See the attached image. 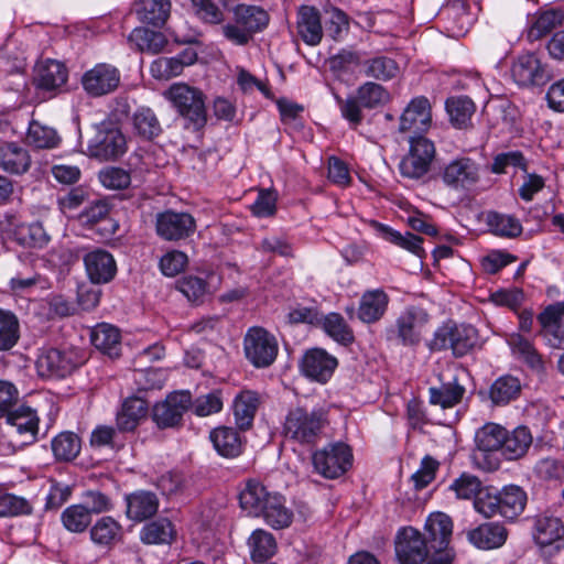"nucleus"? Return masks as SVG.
Returning <instances> with one entry per match:
<instances>
[{"mask_svg":"<svg viewBox=\"0 0 564 564\" xmlns=\"http://www.w3.org/2000/svg\"><path fill=\"white\" fill-rule=\"evenodd\" d=\"M511 72L514 80L520 86H542L551 79V75L533 54L519 56Z\"/></svg>","mask_w":564,"mask_h":564,"instance_id":"23","label":"nucleus"},{"mask_svg":"<svg viewBox=\"0 0 564 564\" xmlns=\"http://www.w3.org/2000/svg\"><path fill=\"white\" fill-rule=\"evenodd\" d=\"M89 281L94 284H106L117 274V263L113 256L101 248L88 251L83 258Z\"/></svg>","mask_w":564,"mask_h":564,"instance_id":"22","label":"nucleus"},{"mask_svg":"<svg viewBox=\"0 0 564 564\" xmlns=\"http://www.w3.org/2000/svg\"><path fill=\"white\" fill-rule=\"evenodd\" d=\"M260 405V397L256 391L243 390L234 400V415L240 430H248L253 422Z\"/></svg>","mask_w":564,"mask_h":564,"instance_id":"33","label":"nucleus"},{"mask_svg":"<svg viewBox=\"0 0 564 564\" xmlns=\"http://www.w3.org/2000/svg\"><path fill=\"white\" fill-rule=\"evenodd\" d=\"M260 517L275 530L288 528L293 521L292 510L285 506L284 497L276 492L269 499V505Z\"/></svg>","mask_w":564,"mask_h":564,"instance_id":"41","label":"nucleus"},{"mask_svg":"<svg viewBox=\"0 0 564 564\" xmlns=\"http://www.w3.org/2000/svg\"><path fill=\"white\" fill-rule=\"evenodd\" d=\"M532 444V435L528 427L518 426L513 431H507L503 437L501 453L506 459H519L525 455Z\"/></svg>","mask_w":564,"mask_h":564,"instance_id":"38","label":"nucleus"},{"mask_svg":"<svg viewBox=\"0 0 564 564\" xmlns=\"http://www.w3.org/2000/svg\"><path fill=\"white\" fill-rule=\"evenodd\" d=\"M175 536V528L167 518L150 521L140 531V540L144 544H170Z\"/></svg>","mask_w":564,"mask_h":564,"instance_id":"37","label":"nucleus"},{"mask_svg":"<svg viewBox=\"0 0 564 564\" xmlns=\"http://www.w3.org/2000/svg\"><path fill=\"white\" fill-rule=\"evenodd\" d=\"M540 334L547 345L564 349V301L547 305L539 315Z\"/></svg>","mask_w":564,"mask_h":564,"instance_id":"19","label":"nucleus"},{"mask_svg":"<svg viewBox=\"0 0 564 564\" xmlns=\"http://www.w3.org/2000/svg\"><path fill=\"white\" fill-rule=\"evenodd\" d=\"M32 510V505L23 497L13 494L0 495V517L28 516Z\"/></svg>","mask_w":564,"mask_h":564,"instance_id":"58","label":"nucleus"},{"mask_svg":"<svg viewBox=\"0 0 564 564\" xmlns=\"http://www.w3.org/2000/svg\"><path fill=\"white\" fill-rule=\"evenodd\" d=\"M80 446V438L72 432H62L52 441V451L57 460H73L79 454Z\"/></svg>","mask_w":564,"mask_h":564,"instance_id":"52","label":"nucleus"},{"mask_svg":"<svg viewBox=\"0 0 564 564\" xmlns=\"http://www.w3.org/2000/svg\"><path fill=\"white\" fill-rule=\"evenodd\" d=\"M210 441L219 455L236 457L241 453L242 443L238 432L231 427H217L210 433Z\"/></svg>","mask_w":564,"mask_h":564,"instance_id":"42","label":"nucleus"},{"mask_svg":"<svg viewBox=\"0 0 564 564\" xmlns=\"http://www.w3.org/2000/svg\"><path fill=\"white\" fill-rule=\"evenodd\" d=\"M533 538L545 553L564 549V524L557 517L541 514L534 519Z\"/></svg>","mask_w":564,"mask_h":564,"instance_id":"18","label":"nucleus"},{"mask_svg":"<svg viewBox=\"0 0 564 564\" xmlns=\"http://www.w3.org/2000/svg\"><path fill=\"white\" fill-rule=\"evenodd\" d=\"M188 486L186 475L178 470H170L156 480V487L166 497L178 496L185 492Z\"/></svg>","mask_w":564,"mask_h":564,"instance_id":"56","label":"nucleus"},{"mask_svg":"<svg viewBox=\"0 0 564 564\" xmlns=\"http://www.w3.org/2000/svg\"><path fill=\"white\" fill-rule=\"evenodd\" d=\"M20 338L18 317L7 310L0 308V351L13 348Z\"/></svg>","mask_w":564,"mask_h":564,"instance_id":"53","label":"nucleus"},{"mask_svg":"<svg viewBox=\"0 0 564 564\" xmlns=\"http://www.w3.org/2000/svg\"><path fill=\"white\" fill-rule=\"evenodd\" d=\"M248 546L250 549L251 560L257 563H262L272 557L276 552V541L274 536L263 530H254L248 539Z\"/></svg>","mask_w":564,"mask_h":564,"instance_id":"46","label":"nucleus"},{"mask_svg":"<svg viewBox=\"0 0 564 564\" xmlns=\"http://www.w3.org/2000/svg\"><path fill=\"white\" fill-rule=\"evenodd\" d=\"M98 178L100 183L108 189H124L131 183L129 172L121 167H106L99 172Z\"/></svg>","mask_w":564,"mask_h":564,"instance_id":"62","label":"nucleus"},{"mask_svg":"<svg viewBox=\"0 0 564 564\" xmlns=\"http://www.w3.org/2000/svg\"><path fill=\"white\" fill-rule=\"evenodd\" d=\"M436 177L453 192L468 193L480 182L481 166L476 160L462 155L442 165Z\"/></svg>","mask_w":564,"mask_h":564,"instance_id":"6","label":"nucleus"},{"mask_svg":"<svg viewBox=\"0 0 564 564\" xmlns=\"http://www.w3.org/2000/svg\"><path fill=\"white\" fill-rule=\"evenodd\" d=\"M87 142V154L99 161H116L127 152V139L119 124L106 119L93 126Z\"/></svg>","mask_w":564,"mask_h":564,"instance_id":"4","label":"nucleus"},{"mask_svg":"<svg viewBox=\"0 0 564 564\" xmlns=\"http://www.w3.org/2000/svg\"><path fill=\"white\" fill-rule=\"evenodd\" d=\"M475 510L485 518L499 516V492L482 489L474 500Z\"/></svg>","mask_w":564,"mask_h":564,"instance_id":"64","label":"nucleus"},{"mask_svg":"<svg viewBox=\"0 0 564 564\" xmlns=\"http://www.w3.org/2000/svg\"><path fill=\"white\" fill-rule=\"evenodd\" d=\"M323 328L328 336L341 345L354 341V333L344 317L338 313H330L323 318Z\"/></svg>","mask_w":564,"mask_h":564,"instance_id":"55","label":"nucleus"},{"mask_svg":"<svg viewBox=\"0 0 564 564\" xmlns=\"http://www.w3.org/2000/svg\"><path fill=\"white\" fill-rule=\"evenodd\" d=\"M207 282L198 276L186 275L176 281V289L192 303H200L207 294Z\"/></svg>","mask_w":564,"mask_h":564,"instance_id":"57","label":"nucleus"},{"mask_svg":"<svg viewBox=\"0 0 564 564\" xmlns=\"http://www.w3.org/2000/svg\"><path fill=\"white\" fill-rule=\"evenodd\" d=\"M466 393V389L454 377L447 382H442L438 387L429 389V401L432 405H438L442 409H452L459 404Z\"/></svg>","mask_w":564,"mask_h":564,"instance_id":"30","label":"nucleus"},{"mask_svg":"<svg viewBox=\"0 0 564 564\" xmlns=\"http://www.w3.org/2000/svg\"><path fill=\"white\" fill-rule=\"evenodd\" d=\"M527 505V494L514 485L506 486L499 491V516L507 520L517 519Z\"/></svg>","mask_w":564,"mask_h":564,"instance_id":"34","label":"nucleus"},{"mask_svg":"<svg viewBox=\"0 0 564 564\" xmlns=\"http://www.w3.org/2000/svg\"><path fill=\"white\" fill-rule=\"evenodd\" d=\"M67 69L61 62L48 59L36 68L37 85L47 90L56 89L67 80Z\"/></svg>","mask_w":564,"mask_h":564,"instance_id":"45","label":"nucleus"},{"mask_svg":"<svg viewBox=\"0 0 564 564\" xmlns=\"http://www.w3.org/2000/svg\"><path fill=\"white\" fill-rule=\"evenodd\" d=\"M338 366L336 357L322 348H312L302 357L300 368L302 373L316 382L326 383Z\"/></svg>","mask_w":564,"mask_h":564,"instance_id":"20","label":"nucleus"},{"mask_svg":"<svg viewBox=\"0 0 564 564\" xmlns=\"http://www.w3.org/2000/svg\"><path fill=\"white\" fill-rule=\"evenodd\" d=\"M335 99L343 118L349 122L351 128H357L359 124H361L364 121V107L355 95L345 99L336 95Z\"/></svg>","mask_w":564,"mask_h":564,"instance_id":"60","label":"nucleus"},{"mask_svg":"<svg viewBox=\"0 0 564 564\" xmlns=\"http://www.w3.org/2000/svg\"><path fill=\"white\" fill-rule=\"evenodd\" d=\"M432 550L425 535L408 527L401 529L395 538V555L401 564H422Z\"/></svg>","mask_w":564,"mask_h":564,"instance_id":"16","label":"nucleus"},{"mask_svg":"<svg viewBox=\"0 0 564 564\" xmlns=\"http://www.w3.org/2000/svg\"><path fill=\"white\" fill-rule=\"evenodd\" d=\"M25 139L28 144L36 149H54L61 142V138L55 129L42 124L36 120H32L29 123Z\"/></svg>","mask_w":564,"mask_h":564,"instance_id":"49","label":"nucleus"},{"mask_svg":"<svg viewBox=\"0 0 564 564\" xmlns=\"http://www.w3.org/2000/svg\"><path fill=\"white\" fill-rule=\"evenodd\" d=\"M167 99L184 120V128L200 132L207 123V109L204 93L186 84H174L166 91Z\"/></svg>","mask_w":564,"mask_h":564,"instance_id":"1","label":"nucleus"},{"mask_svg":"<svg viewBox=\"0 0 564 564\" xmlns=\"http://www.w3.org/2000/svg\"><path fill=\"white\" fill-rule=\"evenodd\" d=\"M409 142V153L401 160L399 169L405 177L420 178L430 170L435 158V147L424 135H410Z\"/></svg>","mask_w":564,"mask_h":564,"instance_id":"11","label":"nucleus"},{"mask_svg":"<svg viewBox=\"0 0 564 564\" xmlns=\"http://www.w3.org/2000/svg\"><path fill=\"white\" fill-rule=\"evenodd\" d=\"M458 499H474L481 490V481L478 477L464 473L456 478L449 486Z\"/></svg>","mask_w":564,"mask_h":564,"instance_id":"59","label":"nucleus"},{"mask_svg":"<svg viewBox=\"0 0 564 564\" xmlns=\"http://www.w3.org/2000/svg\"><path fill=\"white\" fill-rule=\"evenodd\" d=\"M479 341L478 330L467 324H444L438 327L429 347L431 350L452 349L454 356L463 357L471 351Z\"/></svg>","mask_w":564,"mask_h":564,"instance_id":"7","label":"nucleus"},{"mask_svg":"<svg viewBox=\"0 0 564 564\" xmlns=\"http://www.w3.org/2000/svg\"><path fill=\"white\" fill-rule=\"evenodd\" d=\"M61 520L66 530L80 533L90 524L91 516L84 505H72L62 512Z\"/></svg>","mask_w":564,"mask_h":564,"instance_id":"54","label":"nucleus"},{"mask_svg":"<svg viewBox=\"0 0 564 564\" xmlns=\"http://www.w3.org/2000/svg\"><path fill=\"white\" fill-rule=\"evenodd\" d=\"M274 495L275 492H269L261 482L248 480L239 494V503L249 516L260 517L269 505V499Z\"/></svg>","mask_w":564,"mask_h":564,"instance_id":"29","label":"nucleus"},{"mask_svg":"<svg viewBox=\"0 0 564 564\" xmlns=\"http://www.w3.org/2000/svg\"><path fill=\"white\" fill-rule=\"evenodd\" d=\"M451 123L458 129L467 128L475 112L474 101L466 96L451 97L445 104Z\"/></svg>","mask_w":564,"mask_h":564,"instance_id":"47","label":"nucleus"},{"mask_svg":"<svg viewBox=\"0 0 564 564\" xmlns=\"http://www.w3.org/2000/svg\"><path fill=\"white\" fill-rule=\"evenodd\" d=\"M487 225L492 234L506 238H514L521 235L522 225L520 220L511 215L498 212H489L486 218Z\"/></svg>","mask_w":564,"mask_h":564,"instance_id":"50","label":"nucleus"},{"mask_svg":"<svg viewBox=\"0 0 564 564\" xmlns=\"http://www.w3.org/2000/svg\"><path fill=\"white\" fill-rule=\"evenodd\" d=\"M121 82L120 70L108 63H98L82 76V86L90 97H102L116 91Z\"/></svg>","mask_w":564,"mask_h":564,"instance_id":"14","label":"nucleus"},{"mask_svg":"<svg viewBox=\"0 0 564 564\" xmlns=\"http://www.w3.org/2000/svg\"><path fill=\"white\" fill-rule=\"evenodd\" d=\"M6 417L14 449L22 448L36 441L40 420L35 410L22 405L14 411L9 410Z\"/></svg>","mask_w":564,"mask_h":564,"instance_id":"13","label":"nucleus"},{"mask_svg":"<svg viewBox=\"0 0 564 564\" xmlns=\"http://www.w3.org/2000/svg\"><path fill=\"white\" fill-rule=\"evenodd\" d=\"M31 165L29 152L15 144L4 143L0 145V167L11 174H23Z\"/></svg>","mask_w":564,"mask_h":564,"instance_id":"35","label":"nucleus"},{"mask_svg":"<svg viewBox=\"0 0 564 564\" xmlns=\"http://www.w3.org/2000/svg\"><path fill=\"white\" fill-rule=\"evenodd\" d=\"M129 41L137 45L141 52L160 53L167 41L163 33L147 28H135L129 35Z\"/></svg>","mask_w":564,"mask_h":564,"instance_id":"48","label":"nucleus"},{"mask_svg":"<svg viewBox=\"0 0 564 564\" xmlns=\"http://www.w3.org/2000/svg\"><path fill=\"white\" fill-rule=\"evenodd\" d=\"M132 127L134 133L147 141L158 138L163 131L156 115L149 107H139L133 112Z\"/></svg>","mask_w":564,"mask_h":564,"instance_id":"40","label":"nucleus"},{"mask_svg":"<svg viewBox=\"0 0 564 564\" xmlns=\"http://www.w3.org/2000/svg\"><path fill=\"white\" fill-rule=\"evenodd\" d=\"M328 13L329 19L326 25V31L333 40L340 41L348 34L349 18L338 8H333Z\"/></svg>","mask_w":564,"mask_h":564,"instance_id":"63","label":"nucleus"},{"mask_svg":"<svg viewBox=\"0 0 564 564\" xmlns=\"http://www.w3.org/2000/svg\"><path fill=\"white\" fill-rule=\"evenodd\" d=\"M122 527L112 517H102L90 529L91 541L100 546H110L121 540Z\"/></svg>","mask_w":564,"mask_h":564,"instance_id":"44","label":"nucleus"},{"mask_svg":"<svg viewBox=\"0 0 564 564\" xmlns=\"http://www.w3.org/2000/svg\"><path fill=\"white\" fill-rule=\"evenodd\" d=\"M191 405L192 395L188 391L172 392L153 406L152 419L160 429L176 427Z\"/></svg>","mask_w":564,"mask_h":564,"instance_id":"15","label":"nucleus"},{"mask_svg":"<svg viewBox=\"0 0 564 564\" xmlns=\"http://www.w3.org/2000/svg\"><path fill=\"white\" fill-rule=\"evenodd\" d=\"M243 349L247 359L257 368L269 367L278 356V341L275 337L262 327L248 329Z\"/></svg>","mask_w":564,"mask_h":564,"instance_id":"9","label":"nucleus"},{"mask_svg":"<svg viewBox=\"0 0 564 564\" xmlns=\"http://www.w3.org/2000/svg\"><path fill=\"white\" fill-rule=\"evenodd\" d=\"M520 392L521 383L517 377L501 376L490 386L489 399L495 405H506L517 399Z\"/></svg>","mask_w":564,"mask_h":564,"instance_id":"43","label":"nucleus"},{"mask_svg":"<svg viewBox=\"0 0 564 564\" xmlns=\"http://www.w3.org/2000/svg\"><path fill=\"white\" fill-rule=\"evenodd\" d=\"M196 17L206 24L218 25L225 21L223 11L212 0H191Z\"/></svg>","mask_w":564,"mask_h":564,"instance_id":"61","label":"nucleus"},{"mask_svg":"<svg viewBox=\"0 0 564 564\" xmlns=\"http://www.w3.org/2000/svg\"><path fill=\"white\" fill-rule=\"evenodd\" d=\"M170 0H140L135 9L139 20L143 23L161 28L170 17Z\"/></svg>","mask_w":564,"mask_h":564,"instance_id":"39","label":"nucleus"},{"mask_svg":"<svg viewBox=\"0 0 564 564\" xmlns=\"http://www.w3.org/2000/svg\"><path fill=\"white\" fill-rule=\"evenodd\" d=\"M352 455L348 445L344 443L328 444L312 455L315 470L325 478H337L351 466Z\"/></svg>","mask_w":564,"mask_h":564,"instance_id":"10","label":"nucleus"},{"mask_svg":"<svg viewBox=\"0 0 564 564\" xmlns=\"http://www.w3.org/2000/svg\"><path fill=\"white\" fill-rule=\"evenodd\" d=\"M296 32L301 40L316 46L323 39V25L319 11L313 6H301L296 13Z\"/></svg>","mask_w":564,"mask_h":564,"instance_id":"24","label":"nucleus"},{"mask_svg":"<svg viewBox=\"0 0 564 564\" xmlns=\"http://www.w3.org/2000/svg\"><path fill=\"white\" fill-rule=\"evenodd\" d=\"M432 122L431 106L425 97L414 98L400 117L399 131L410 135H423Z\"/></svg>","mask_w":564,"mask_h":564,"instance_id":"21","label":"nucleus"},{"mask_svg":"<svg viewBox=\"0 0 564 564\" xmlns=\"http://www.w3.org/2000/svg\"><path fill=\"white\" fill-rule=\"evenodd\" d=\"M430 314L423 307H405L394 323L386 328L387 340L405 347H416L427 333Z\"/></svg>","mask_w":564,"mask_h":564,"instance_id":"3","label":"nucleus"},{"mask_svg":"<svg viewBox=\"0 0 564 564\" xmlns=\"http://www.w3.org/2000/svg\"><path fill=\"white\" fill-rule=\"evenodd\" d=\"M389 303L390 297L383 289L367 290L359 301L358 318L366 324L377 323L384 316Z\"/></svg>","mask_w":564,"mask_h":564,"instance_id":"25","label":"nucleus"},{"mask_svg":"<svg viewBox=\"0 0 564 564\" xmlns=\"http://www.w3.org/2000/svg\"><path fill=\"white\" fill-rule=\"evenodd\" d=\"M147 413L148 403L145 400L138 397L128 398L117 414V429L121 432L133 431L145 419Z\"/></svg>","mask_w":564,"mask_h":564,"instance_id":"32","label":"nucleus"},{"mask_svg":"<svg viewBox=\"0 0 564 564\" xmlns=\"http://www.w3.org/2000/svg\"><path fill=\"white\" fill-rule=\"evenodd\" d=\"M362 73L368 78L378 82H389L399 76L400 66L394 58L377 54L362 61Z\"/></svg>","mask_w":564,"mask_h":564,"instance_id":"31","label":"nucleus"},{"mask_svg":"<svg viewBox=\"0 0 564 564\" xmlns=\"http://www.w3.org/2000/svg\"><path fill=\"white\" fill-rule=\"evenodd\" d=\"M82 359L73 349H43L36 359V369L41 377L65 378L79 365Z\"/></svg>","mask_w":564,"mask_h":564,"instance_id":"12","label":"nucleus"},{"mask_svg":"<svg viewBox=\"0 0 564 564\" xmlns=\"http://www.w3.org/2000/svg\"><path fill=\"white\" fill-rule=\"evenodd\" d=\"M355 96L366 109H375L390 100L389 91L379 83L366 82L356 89Z\"/></svg>","mask_w":564,"mask_h":564,"instance_id":"51","label":"nucleus"},{"mask_svg":"<svg viewBox=\"0 0 564 564\" xmlns=\"http://www.w3.org/2000/svg\"><path fill=\"white\" fill-rule=\"evenodd\" d=\"M326 423L327 417L323 410L295 408L285 417L284 433L300 444L314 445L321 438Z\"/></svg>","mask_w":564,"mask_h":564,"instance_id":"5","label":"nucleus"},{"mask_svg":"<svg viewBox=\"0 0 564 564\" xmlns=\"http://www.w3.org/2000/svg\"><path fill=\"white\" fill-rule=\"evenodd\" d=\"M126 514L137 522L152 518L159 510V498L152 491L137 490L126 496Z\"/></svg>","mask_w":564,"mask_h":564,"instance_id":"28","label":"nucleus"},{"mask_svg":"<svg viewBox=\"0 0 564 564\" xmlns=\"http://www.w3.org/2000/svg\"><path fill=\"white\" fill-rule=\"evenodd\" d=\"M155 229L162 239L178 241L188 238L195 232L196 223L188 213L165 210L156 215Z\"/></svg>","mask_w":564,"mask_h":564,"instance_id":"17","label":"nucleus"},{"mask_svg":"<svg viewBox=\"0 0 564 564\" xmlns=\"http://www.w3.org/2000/svg\"><path fill=\"white\" fill-rule=\"evenodd\" d=\"M232 21L221 26L224 37L235 45H247L253 35L263 31L270 21L261 7L239 3L232 8Z\"/></svg>","mask_w":564,"mask_h":564,"instance_id":"2","label":"nucleus"},{"mask_svg":"<svg viewBox=\"0 0 564 564\" xmlns=\"http://www.w3.org/2000/svg\"><path fill=\"white\" fill-rule=\"evenodd\" d=\"M506 435L507 430L496 423H486L477 430L475 434L476 451L474 453V460L484 470L492 471L498 469L500 462L498 458L492 457L491 454L501 451Z\"/></svg>","mask_w":564,"mask_h":564,"instance_id":"8","label":"nucleus"},{"mask_svg":"<svg viewBox=\"0 0 564 564\" xmlns=\"http://www.w3.org/2000/svg\"><path fill=\"white\" fill-rule=\"evenodd\" d=\"M467 539L479 550H495L506 543L508 530L499 522H486L468 531Z\"/></svg>","mask_w":564,"mask_h":564,"instance_id":"26","label":"nucleus"},{"mask_svg":"<svg viewBox=\"0 0 564 564\" xmlns=\"http://www.w3.org/2000/svg\"><path fill=\"white\" fill-rule=\"evenodd\" d=\"M429 547L435 552L446 551L453 532L452 519L442 512L431 514L425 523Z\"/></svg>","mask_w":564,"mask_h":564,"instance_id":"27","label":"nucleus"},{"mask_svg":"<svg viewBox=\"0 0 564 564\" xmlns=\"http://www.w3.org/2000/svg\"><path fill=\"white\" fill-rule=\"evenodd\" d=\"M91 344L109 357H118L121 348L119 329L110 324H98L91 330Z\"/></svg>","mask_w":564,"mask_h":564,"instance_id":"36","label":"nucleus"}]
</instances>
